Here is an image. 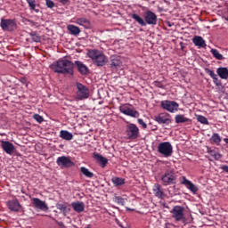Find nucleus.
<instances>
[{
  "mask_svg": "<svg viewBox=\"0 0 228 228\" xmlns=\"http://www.w3.org/2000/svg\"><path fill=\"white\" fill-rule=\"evenodd\" d=\"M55 208H56L57 209H59V211H60L61 213L63 214V216H66L67 213H69L68 208H67V203H57V204L55 205Z\"/></svg>",
  "mask_w": 228,
  "mask_h": 228,
  "instance_id": "nucleus-28",
  "label": "nucleus"
},
{
  "mask_svg": "<svg viewBox=\"0 0 228 228\" xmlns=\"http://www.w3.org/2000/svg\"><path fill=\"white\" fill-rule=\"evenodd\" d=\"M68 30L69 31L70 35H74L75 37H77V35L81 33V29L76 25H69Z\"/></svg>",
  "mask_w": 228,
  "mask_h": 228,
  "instance_id": "nucleus-27",
  "label": "nucleus"
},
{
  "mask_svg": "<svg viewBox=\"0 0 228 228\" xmlns=\"http://www.w3.org/2000/svg\"><path fill=\"white\" fill-rule=\"evenodd\" d=\"M33 118L34 120H37L38 124H42V122H44V117L40 116L39 114H34Z\"/></svg>",
  "mask_w": 228,
  "mask_h": 228,
  "instance_id": "nucleus-40",
  "label": "nucleus"
},
{
  "mask_svg": "<svg viewBox=\"0 0 228 228\" xmlns=\"http://www.w3.org/2000/svg\"><path fill=\"white\" fill-rule=\"evenodd\" d=\"M8 208L10 211H14L15 213H18V211H20V203H19L18 200H12L7 202Z\"/></svg>",
  "mask_w": 228,
  "mask_h": 228,
  "instance_id": "nucleus-19",
  "label": "nucleus"
},
{
  "mask_svg": "<svg viewBox=\"0 0 228 228\" xmlns=\"http://www.w3.org/2000/svg\"><path fill=\"white\" fill-rule=\"evenodd\" d=\"M0 28H2L3 31H13V29L17 28V23L15 22V20L2 18Z\"/></svg>",
  "mask_w": 228,
  "mask_h": 228,
  "instance_id": "nucleus-8",
  "label": "nucleus"
},
{
  "mask_svg": "<svg viewBox=\"0 0 228 228\" xmlns=\"http://www.w3.org/2000/svg\"><path fill=\"white\" fill-rule=\"evenodd\" d=\"M210 140L216 143V145H220V142H222V137H220V134H213Z\"/></svg>",
  "mask_w": 228,
  "mask_h": 228,
  "instance_id": "nucleus-36",
  "label": "nucleus"
},
{
  "mask_svg": "<svg viewBox=\"0 0 228 228\" xmlns=\"http://www.w3.org/2000/svg\"><path fill=\"white\" fill-rule=\"evenodd\" d=\"M161 108L166 111H169V113H174V111L179 110V103L174 101H162Z\"/></svg>",
  "mask_w": 228,
  "mask_h": 228,
  "instance_id": "nucleus-9",
  "label": "nucleus"
},
{
  "mask_svg": "<svg viewBox=\"0 0 228 228\" xmlns=\"http://www.w3.org/2000/svg\"><path fill=\"white\" fill-rule=\"evenodd\" d=\"M178 1H186V0H178Z\"/></svg>",
  "mask_w": 228,
  "mask_h": 228,
  "instance_id": "nucleus-55",
  "label": "nucleus"
},
{
  "mask_svg": "<svg viewBox=\"0 0 228 228\" xmlns=\"http://www.w3.org/2000/svg\"><path fill=\"white\" fill-rule=\"evenodd\" d=\"M224 142L228 145V138H224Z\"/></svg>",
  "mask_w": 228,
  "mask_h": 228,
  "instance_id": "nucleus-50",
  "label": "nucleus"
},
{
  "mask_svg": "<svg viewBox=\"0 0 228 228\" xmlns=\"http://www.w3.org/2000/svg\"><path fill=\"white\" fill-rule=\"evenodd\" d=\"M160 181L162 182L163 186H172V184H176L177 183V175L174 168H169L165 171L161 175Z\"/></svg>",
  "mask_w": 228,
  "mask_h": 228,
  "instance_id": "nucleus-3",
  "label": "nucleus"
},
{
  "mask_svg": "<svg viewBox=\"0 0 228 228\" xmlns=\"http://www.w3.org/2000/svg\"><path fill=\"white\" fill-rule=\"evenodd\" d=\"M126 134L128 140H136L140 136V128L134 123H127L126 126Z\"/></svg>",
  "mask_w": 228,
  "mask_h": 228,
  "instance_id": "nucleus-5",
  "label": "nucleus"
},
{
  "mask_svg": "<svg viewBox=\"0 0 228 228\" xmlns=\"http://www.w3.org/2000/svg\"><path fill=\"white\" fill-rule=\"evenodd\" d=\"M168 26H169V27H172V25H171V24H168Z\"/></svg>",
  "mask_w": 228,
  "mask_h": 228,
  "instance_id": "nucleus-54",
  "label": "nucleus"
},
{
  "mask_svg": "<svg viewBox=\"0 0 228 228\" xmlns=\"http://www.w3.org/2000/svg\"><path fill=\"white\" fill-rule=\"evenodd\" d=\"M212 79L216 86H220V85H222V82L218 79L216 75Z\"/></svg>",
  "mask_w": 228,
  "mask_h": 228,
  "instance_id": "nucleus-43",
  "label": "nucleus"
},
{
  "mask_svg": "<svg viewBox=\"0 0 228 228\" xmlns=\"http://www.w3.org/2000/svg\"><path fill=\"white\" fill-rule=\"evenodd\" d=\"M87 56L97 67H104L106 65V55L97 49L89 50Z\"/></svg>",
  "mask_w": 228,
  "mask_h": 228,
  "instance_id": "nucleus-2",
  "label": "nucleus"
},
{
  "mask_svg": "<svg viewBox=\"0 0 228 228\" xmlns=\"http://www.w3.org/2000/svg\"><path fill=\"white\" fill-rule=\"evenodd\" d=\"M60 3H61L62 4H67V3H69V0H59Z\"/></svg>",
  "mask_w": 228,
  "mask_h": 228,
  "instance_id": "nucleus-47",
  "label": "nucleus"
},
{
  "mask_svg": "<svg viewBox=\"0 0 228 228\" xmlns=\"http://www.w3.org/2000/svg\"><path fill=\"white\" fill-rule=\"evenodd\" d=\"M75 65L78 70V72L81 74V76H87L88 72L90 71L88 69V67L85 65L81 61H76Z\"/></svg>",
  "mask_w": 228,
  "mask_h": 228,
  "instance_id": "nucleus-18",
  "label": "nucleus"
},
{
  "mask_svg": "<svg viewBox=\"0 0 228 228\" xmlns=\"http://www.w3.org/2000/svg\"><path fill=\"white\" fill-rule=\"evenodd\" d=\"M29 37L33 42L40 43L42 40V37H40V35L37 31H32L29 33Z\"/></svg>",
  "mask_w": 228,
  "mask_h": 228,
  "instance_id": "nucleus-33",
  "label": "nucleus"
},
{
  "mask_svg": "<svg viewBox=\"0 0 228 228\" xmlns=\"http://www.w3.org/2000/svg\"><path fill=\"white\" fill-rule=\"evenodd\" d=\"M60 138H62V140H66L67 142H70V140L74 138V135L67 130H61L60 132Z\"/></svg>",
  "mask_w": 228,
  "mask_h": 228,
  "instance_id": "nucleus-25",
  "label": "nucleus"
},
{
  "mask_svg": "<svg viewBox=\"0 0 228 228\" xmlns=\"http://www.w3.org/2000/svg\"><path fill=\"white\" fill-rule=\"evenodd\" d=\"M192 43L194 44V45H196V47L199 48H205L207 46L206 41L204 40V38H202V37L200 36H195L192 38Z\"/></svg>",
  "mask_w": 228,
  "mask_h": 228,
  "instance_id": "nucleus-22",
  "label": "nucleus"
},
{
  "mask_svg": "<svg viewBox=\"0 0 228 228\" xmlns=\"http://www.w3.org/2000/svg\"><path fill=\"white\" fill-rule=\"evenodd\" d=\"M47 8H54V2L52 0H45Z\"/></svg>",
  "mask_w": 228,
  "mask_h": 228,
  "instance_id": "nucleus-45",
  "label": "nucleus"
},
{
  "mask_svg": "<svg viewBox=\"0 0 228 228\" xmlns=\"http://www.w3.org/2000/svg\"><path fill=\"white\" fill-rule=\"evenodd\" d=\"M80 172L83 174V175H86V177H89V179L94 177V173L90 172V170L85 167H80Z\"/></svg>",
  "mask_w": 228,
  "mask_h": 228,
  "instance_id": "nucleus-34",
  "label": "nucleus"
},
{
  "mask_svg": "<svg viewBox=\"0 0 228 228\" xmlns=\"http://www.w3.org/2000/svg\"><path fill=\"white\" fill-rule=\"evenodd\" d=\"M56 163L58 167H61V168H70L75 165L70 158L65 156L59 157Z\"/></svg>",
  "mask_w": 228,
  "mask_h": 228,
  "instance_id": "nucleus-11",
  "label": "nucleus"
},
{
  "mask_svg": "<svg viewBox=\"0 0 228 228\" xmlns=\"http://www.w3.org/2000/svg\"><path fill=\"white\" fill-rule=\"evenodd\" d=\"M86 228H92L91 224H87Z\"/></svg>",
  "mask_w": 228,
  "mask_h": 228,
  "instance_id": "nucleus-51",
  "label": "nucleus"
},
{
  "mask_svg": "<svg viewBox=\"0 0 228 228\" xmlns=\"http://www.w3.org/2000/svg\"><path fill=\"white\" fill-rule=\"evenodd\" d=\"M181 184H183L187 188V190H190L191 193H197L199 191V187L197 185L193 184L190 180L186 179V176H182V180L180 182Z\"/></svg>",
  "mask_w": 228,
  "mask_h": 228,
  "instance_id": "nucleus-15",
  "label": "nucleus"
},
{
  "mask_svg": "<svg viewBox=\"0 0 228 228\" xmlns=\"http://www.w3.org/2000/svg\"><path fill=\"white\" fill-rule=\"evenodd\" d=\"M120 113L126 115L127 117H132L133 118H138L140 117V112L138 110H132L129 105L124 104L119 107Z\"/></svg>",
  "mask_w": 228,
  "mask_h": 228,
  "instance_id": "nucleus-10",
  "label": "nucleus"
},
{
  "mask_svg": "<svg viewBox=\"0 0 228 228\" xmlns=\"http://www.w3.org/2000/svg\"><path fill=\"white\" fill-rule=\"evenodd\" d=\"M154 120L155 122H158V124H165L166 126L172 124V119H170L169 114L160 113L154 117Z\"/></svg>",
  "mask_w": 228,
  "mask_h": 228,
  "instance_id": "nucleus-14",
  "label": "nucleus"
},
{
  "mask_svg": "<svg viewBox=\"0 0 228 228\" xmlns=\"http://www.w3.org/2000/svg\"><path fill=\"white\" fill-rule=\"evenodd\" d=\"M27 3L30 10H35V8H37V2L35 0H27Z\"/></svg>",
  "mask_w": 228,
  "mask_h": 228,
  "instance_id": "nucleus-39",
  "label": "nucleus"
},
{
  "mask_svg": "<svg viewBox=\"0 0 228 228\" xmlns=\"http://www.w3.org/2000/svg\"><path fill=\"white\" fill-rule=\"evenodd\" d=\"M154 86H156L157 88H165V86H163V83H161L160 81H154L153 82Z\"/></svg>",
  "mask_w": 228,
  "mask_h": 228,
  "instance_id": "nucleus-44",
  "label": "nucleus"
},
{
  "mask_svg": "<svg viewBox=\"0 0 228 228\" xmlns=\"http://www.w3.org/2000/svg\"><path fill=\"white\" fill-rule=\"evenodd\" d=\"M211 54H213L214 58H216V60H224V55H222V53H220V52H218V50L212 48L210 50Z\"/></svg>",
  "mask_w": 228,
  "mask_h": 228,
  "instance_id": "nucleus-35",
  "label": "nucleus"
},
{
  "mask_svg": "<svg viewBox=\"0 0 228 228\" xmlns=\"http://www.w3.org/2000/svg\"><path fill=\"white\" fill-rule=\"evenodd\" d=\"M24 81H26V79H25V78H23V79H22V83H24Z\"/></svg>",
  "mask_w": 228,
  "mask_h": 228,
  "instance_id": "nucleus-52",
  "label": "nucleus"
},
{
  "mask_svg": "<svg viewBox=\"0 0 228 228\" xmlns=\"http://www.w3.org/2000/svg\"><path fill=\"white\" fill-rule=\"evenodd\" d=\"M158 152L164 158H170L174 152V148L169 142H160L158 146Z\"/></svg>",
  "mask_w": 228,
  "mask_h": 228,
  "instance_id": "nucleus-6",
  "label": "nucleus"
},
{
  "mask_svg": "<svg viewBox=\"0 0 228 228\" xmlns=\"http://www.w3.org/2000/svg\"><path fill=\"white\" fill-rule=\"evenodd\" d=\"M33 206L36 209H40L41 211H48L49 207L47 206V203L45 201H43L42 200L38 198L32 199Z\"/></svg>",
  "mask_w": 228,
  "mask_h": 228,
  "instance_id": "nucleus-16",
  "label": "nucleus"
},
{
  "mask_svg": "<svg viewBox=\"0 0 228 228\" xmlns=\"http://www.w3.org/2000/svg\"><path fill=\"white\" fill-rule=\"evenodd\" d=\"M207 152L209 154L213 159H215L216 161L222 158V155L218 153L216 150H211V148H207Z\"/></svg>",
  "mask_w": 228,
  "mask_h": 228,
  "instance_id": "nucleus-29",
  "label": "nucleus"
},
{
  "mask_svg": "<svg viewBox=\"0 0 228 228\" xmlns=\"http://www.w3.org/2000/svg\"><path fill=\"white\" fill-rule=\"evenodd\" d=\"M223 172H226L228 174V166L227 165H223L221 167Z\"/></svg>",
  "mask_w": 228,
  "mask_h": 228,
  "instance_id": "nucleus-46",
  "label": "nucleus"
},
{
  "mask_svg": "<svg viewBox=\"0 0 228 228\" xmlns=\"http://www.w3.org/2000/svg\"><path fill=\"white\" fill-rule=\"evenodd\" d=\"M111 182L113 183L114 186H122L126 184V179L114 176L111 178Z\"/></svg>",
  "mask_w": 228,
  "mask_h": 228,
  "instance_id": "nucleus-30",
  "label": "nucleus"
},
{
  "mask_svg": "<svg viewBox=\"0 0 228 228\" xmlns=\"http://www.w3.org/2000/svg\"><path fill=\"white\" fill-rule=\"evenodd\" d=\"M1 148L4 152L10 155L13 154V151H15V146L10 141H1Z\"/></svg>",
  "mask_w": 228,
  "mask_h": 228,
  "instance_id": "nucleus-17",
  "label": "nucleus"
},
{
  "mask_svg": "<svg viewBox=\"0 0 228 228\" xmlns=\"http://www.w3.org/2000/svg\"><path fill=\"white\" fill-rule=\"evenodd\" d=\"M50 69L57 74H69L74 76V64L69 60H59L50 65Z\"/></svg>",
  "mask_w": 228,
  "mask_h": 228,
  "instance_id": "nucleus-1",
  "label": "nucleus"
},
{
  "mask_svg": "<svg viewBox=\"0 0 228 228\" xmlns=\"http://www.w3.org/2000/svg\"><path fill=\"white\" fill-rule=\"evenodd\" d=\"M205 72L206 74H208V76H210V77L214 78L216 77V74H215V71L209 69V68H205Z\"/></svg>",
  "mask_w": 228,
  "mask_h": 228,
  "instance_id": "nucleus-41",
  "label": "nucleus"
},
{
  "mask_svg": "<svg viewBox=\"0 0 228 228\" xmlns=\"http://www.w3.org/2000/svg\"><path fill=\"white\" fill-rule=\"evenodd\" d=\"M77 98L78 101H83V99H88L90 97V90L85 85L77 82Z\"/></svg>",
  "mask_w": 228,
  "mask_h": 228,
  "instance_id": "nucleus-7",
  "label": "nucleus"
},
{
  "mask_svg": "<svg viewBox=\"0 0 228 228\" xmlns=\"http://www.w3.org/2000/svg\"><path fill=\"white\" fill-rule=\"evenodd\" d=\"M94 158L97 161V163H99V165H101L102 168H104V167H106L108 165V159L102 157V155H101L97 152H94Z\"/></svg>",
  "mask_w": 228,
  "mask_h": 228,
  "instance_id": "nucleus-21",
  "label": "nucleus"
},
{
  "mask_svg": "<svg viewBox=\"0 0 228 228\" xmlns=\"http://www.w3.org/2000/svg\"><path fill=\"white\" fill-rule=\"evenodd\" d=\"M114 202H116L119 206H124L126 204V200H124V198H122L120 196H116L114 198Z\"/></svg>",
  "mask_w": 228,
  "mask_h": 228,
  "instance_id": "nucleus-38",
  "label": "nucleus"
},
{
  "mask_svg": "<svg viewBox=\"0 0 228 228\" xmlns=\"http://www.w3.org/2000/svg\"><path fill=\"white\" fill-rule=\"evenodd\" d=\"M71 206L76 213H83L85 211V203L81 201L72 202Z\"/></svg>",
  "mask_w": 228,
  "mask_h": 228,
  "instance_id": "nucleus-23",
  "label": "nucleus"
},
{
  "mask_svg": "<svg viewBox=\"0 0 228 228\" xmlns=\"http://www.w3.org/2000/svg\"><path fill=\"white\" fill-rule=\"evenodd\" d=\"M144 22L150 26H156L158 24V16L151 11L144 12Z\"/></svg>",
  "mask_w": 228,
  "mask_h": 228,
  "instance_id": "nucleus-12",
  "label": "nucleus"
},
{
  "mask_svg": "<svg viewBox=\"0 0 228 228\" xmlns=\"http://www.w3.org/2000/svg\"><path fill=\"white\" fill-rule=\"evenodd\" d=\"M132 19H134V20H135V22H138V24H140V26H147V23L145 22L143 18L140 17V15H138L136 13L132 14Z\"/></svg>",
  "mask_w": 228,
  "mask_h": 228,
  "instance_id": "nucleus-32",
  "label": "nucleus"
},
{
  "mask_svg": "<svg viewBox=\"0 0 228 228\" xmlns=\"http://www.w3.org/2000/svg\"><path fill=\"white\" fill-rule=\"evenodd\" d=\"M152 191L157 199H163V197H165V192L161 189V184L159 183H155L153 185Z\"/></svg>",
  "mask_w": 228,
  "mask_h": 228,
  "instance_id": "nucleus-20",
  "label": "nucleus"
},
{
  "mask_svg": "<svg viewBox=\"0 0 228 228\" xmlns=\"http://www.w3.org/2000/svg\"><path fill=\"white\" fill-rule=\"evenodd\" d=\"M176 124H184V122H191V119L184 117L183 114H178L175 117Z\"/></svg>",
  "mask_w": 228,
  "mask_h": 228,
  "instance_id": "nucleus-26",
  "label": "nucleus"
},
{
  "mask_svg": "<svg viewBox=\"0 0 228 228\" xmlns=\"http://www.w3.org/2000/svg\"><path fill=\"white\" fill-rule=\"evenodd\" d=\"M109 65L112 72H117V70L122 67V61L120 60V57L118 55H112L110 56Z\"/></svg>",
  "mask_w": 228,
  "mask_h": 228,
  "instance_id": "nucleus-13",
  "label": "nucleus"
},
{
  "mask_svg": "<svg viewBox=\"0 0 228 228\" xmlns=\"http://www.w3.org/2000/svg\"><path fill=\"white\" fill-rule=\"evenodd\" d=\"M77 24L79 26H84V28H90V20H88L86 18L77 19Z\"/></svg>",
  "mask_w": 228,
  "mask_h": 228,
  "instance_id": "nucleus-31",
  "label": "nucleus"
},
{
  "mask_svg": "<svg viewBox=\"0 0 228 228\" xmlns=\"http://www.w3.org/2000/svg\"><path fill=\"white\" fill-rule=\"evenodd\" d=\"M29 22H30V24H32L33 26H37V22H34L33 20H30Z\"/></svg>",
  "mask_w": 228,
  "mask_h": 228,
  "instance_id": "nucleus-49",
  "label": "nucleus"
},
{
  "mask_svg": "<svg viewBox=\"0 0 228 228\" xmlns=\"http://www.w3.org/2000/svg\"><path fill=\"white\" fill-rule=\"evenodd\" d=\"M170 213L175 222H183V224L186 222V217L184 216V207L175 206Z\"/></svg>",
  "mask_w": 228,
  "mask_h": 228,
  "instance_id": "nucleus-4",
  "label": "nucleus"
},
{
  "mask_svg": "<svg viewBox=\"0 0 228 228\" xmlns=\"http://www.w3.org/2000/svg\"><path fill=\"white\" fill-rule=\"evenodd\" d=\"M137 122L140 126H142V129H147V123L143 121L142 118H138Z\"/></svg>",
  "mask_w": 228,
  "mask_h": 228,
  "instance_id": "nucleus-42",
  "label": "nucleus"
},
{
  "mask_svg": "<svg viewBox=\"0 0 228 228\" xmlns=\"http://www.w3.org/2000/svg\"><path fill=\"white\" fill-rule=\"evenodd\" d=\"M209 159V161H213V159Z\"/></svg>",
  "mask_w": 228,
  "mask_h": 228,
  "instance_id": "nucleus-53",
  "label": "nucleus"
},
{
  "mask_svg": "<svg viewBox=\"0 0 228 228\" xmlns=\"http://www.w3.org/2000/svg\"><path fill=\"white\" fill-rule=\"evenodd\" d=\"M58 225H59L60 227H65V224H63V222H59V223H58Z\"/></svg>",
  "mask_w": 228,
  "mask_h": 228,
  "instance_id": "nucleus-48",
  "label": "nucleus"
},
{
  "mask_svg": "<svg viewBox=\"0 0 228 228\" xmlns=\"http://www.w3.org/2000/svg\"><path fill=\"white\" fill-rule=\"evenodd\" d=\"M217 76L221 79H228V69L225 67H221L216 69Z\"/></svg>",
  "mask_w": 228,
  "mask_h": 228,
  "instance_id": "nucleus-24",
  "label": "nucleus"
},
{
  "mask_svg": "<svg viewBox=\"0 0 228 228\" xmlns=\"http://www.w3.org/2000/svg\"><path fill=\"white\" fill-rule=\"evenodd\" d=\"M197 120L198 122H200V124H204V126H209V121L208 120V118L202 115H199L197 117Z\"/></svg>",
  "mask_w": 228,
  "mask_h": 228,
  "instance_id": "nucleus-37",
  "label": "nucleus"
}]
</instances>
